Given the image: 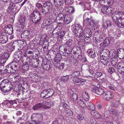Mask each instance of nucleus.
I'll list each match as a JSON object with an SVG mask.
<instances>
[{"label": "nucleus", "instance_id": "obj_37", "mask_svg": "<svg viewBox=\"0 0 124 124\" xmlns=\"http://www.w3.org/2000/svg\"><path fill=\"white\" fill-rule=\"evenodd\" d=\"M14 61L10 63L9 64L12 66V68H14V69H15L17 67V66L18 65V62H16L15 61V60H13Z\"/></svg>", "mask_w": 124, "mask_h": 124}, {"label": "nucleus", "instance_id": "obj_16", "mask_svg": "<svg viewBox=\"0 0 124 124\" xmlns=\"http://www.w3.org/2000/svg\"><path fill=\"white\" fill-rule=\"evenodd\" d=\"M91 114L94 117L100 119L102 118V116L95 110L91 111Z\"/></svg>", "mask_w": 124, "mask_h": 124}, {"label": "nucleus", "instance_id": "obj_41", "mask_svg": "<svg viewBox=\"0 0 124 124\" xmlns=\"http://www.w3.org/2000/svg\"><path fill=\"white\" fill-rule=\"evenodd\" d=\"M64 111L66 114L69 116H71L73 115L72 111L69 108L68 109L65 108Z\"/></svg>", "mask_w": 124, "mask_h": 124}, {"label": "nucleus", "instance_id": "obj_46", "mask_svg": "<svg viewBox=\"0 0 124 124\" xmlns=\"http://www.w3.org/2000/svg\"><path fill=\"white\" fill-rule=\"evenodd\" d=\"M41 117V115L40 114H33L31 116L32 119H34L37 117Z\"/></svg>", "mask_w": 124, "mask_h": 124}, {"label": "nucleus", "instance_id": "obj_9", "mask_svg": "<svg viewBox=\"0 0 124 124\" xmlns=\"http://www.w3.org/2000/svg\"><path fill=\"white\" fill-rule=\"evenodd\" d=\"M113 93L110 91H108L105 92L103 95V97L107 100L111 99L114 97Z\"/></svg>", "mask_w": 124, "mask_h": 124}, {"label": "nucleus", "instance_id": "obj_28", "mask_svg": "<svg viewBox=\"0 0 124 124\" xmlns=\"http://www.w3.org/2000/svg\"><path fill=\"white\" fill-rule=\"evenodd\" d=\"M10 55L8 53H4L1 54L0 56L6 62L8 58L9 57Z\"/></svg>", "mask_w": 124, "mask_h": 124}, {"label": "nucleus", "instance_id": "obj_8", "mask_svg": "<svg viewBox=\"0 0 124 124\" xmlns=\"http://www.w3.org/2000/svg\"><path fill=\"white\" fill-rule=\"evenodd\" d=\"M23 54L22 51L19 50L16 52L13 55V60L16 62H19L21 59Z\"/></svg>", "mask_w": 124, "mask_h": 124}, {"label": "nucleus", "instance_id": "obj_5", "mask_svg": "<svg viewBox=\"0 0 124 124\" xmlns=\"http://www.w3.org/2000/svg\"><path fill=\"white\" fill-rule=\"evenodd\" d=\"M81 26L79 24H75L71 27L72 31L74 34L78 37H80L83 34V31Z\"/></svg>", "mask_w": 124, "mask_h": 124}, {"label": "nucleus", "instance_id": "obj_40", "mask_svg": "<svg viewBox=\"0 0 124 124\" xmlns=\"http://www.w3.org/2000/svg\"><path fill=\"white\" fill-rule=\"evenodd\" d=\"M4 65L0 64V74L5 73V71L4 70Z\"/></svg>", "mask_w": 124, "mask_h": 124}, {"label": "nucleus", "instance_id": "obj_56", "mask_svg": "<svg viewBox=\"0 0 124 124\" xmlns=\"http://www.w3.org/2000/svg\"><path fill=\"white\" fill-rule=\"evenodd\" d=\"M102 36H100L99 38V39H98V40H97V42L98 43H100L101 42H102V41H103V38L102 37Z\"/></svg>", "mask_w": 124, "mask_h": 124}, {"label": "nucleus", "instance_id": "obj_2", "mask_svg": "<svg viewBox=\"0 0 124 124\" xmlns=\"http://www.w3.org/2000/svg\"><path fill=\"white\" fill-rule=\"evenodd\" d=\"M29 17L30 20L36 25L41 21V15L38 11L35 9L29 15Z\"/></svg>", "mask_w": 124, "mask_h": 124}, {"label": "nucleus", "instance_id": "obj_63", "mask_svg": "<svg viewBox=\"0 0 124 124\" xmlns=\"http://www.w3.org/2000/svg\"><path fill=\"white\" fill-rule=\"evenodd\" d=\"M116 14L118 15V16H119V17H121V16H120V15H122V12H118L117 11H116L115 12H114Z\"/></svg>", "mask_w": 124, "mask_h": 124}, {"label": "nucleus", "instance_id": "obj_12", "mask_svg": "<svg viewBox=\"0 0 124 124\" xmlns=\"http://www.w3.org/2000/svg\"><path fill=\"white\" fill-rule=\"evenodd\" d=\"M59 50L60 53L61 55L63 56H67V55L66 54V47L64 45H61L59 47Z\"/></svg>", "mask_w": 124, "mask_h": 124}, {"label": "nucleus", "instance_id": "obj_44", "mask_svg": "<svg viewBox=\"0 0 124 124\" xmlns=\"http://www.w3.org/2000/svg\"><path fill=\"white\" fill-rule=\"evenodd\" d=\"M90 65V64H89L88 65H86V67L88 69H87L86 70L87 72H89L90 74H93L94 73V72L93 70H91L90 69V68H89Z\"/></svg>", "mask_w": 124, "mask_h": 124}, {"label": "nucleus", "instance_id": "obj_62", "mask_svg": "<svg viewBox=\"0 0 124 124\" xmlns=\"http://www.w3.org/2000/svg\"><path fill=\"white\" fill-rule=\"evenodd\" d=\"M5 62L2 58L0 57V64H2L4 63Z\"/></svg>", "mask_w": 124, "mask_h": 124}, {"label": "nucleus", "instance_id": "obj_58", "mask_svg": "<svg viewBox=\"0 0 124 124\" xmlns=\"http://www.w3.org/2000/svg\"><path fill=\"white\" fill-rule=\"evenodd\" d=\"M90 95L88 93L86 92V101H88L90 99Z\"/></svg>", "mask_w": 124, "mask_h": 124}, {"label": "nucleus", "instance_id": "obj_35", "mask_svg": "<svg viewBox=\"0 0 124 124\" xmlns=\"http://www.w3.org/2000/svg\"><path fill=\"white\" fill-rule=\"evenodd\" d=\"M113 8L110 7H107L106 14L108 15L111 14L113 12Z\"/></svg>", "mask_w": 124, "mask_h": 124}, {"label": "nucleus", "instance_id": "obj_31", "mask_svg": "<svg viewBox=\"0 0 124 124\" xmlns=\"http://www.w3.org/2000/svg\"><path fill=\"white\" fill-rule=\"evenodd\" d=\"M65 10L67 12L73 13L74 12L75 9L73 7L70 6L66 8Z\"/></svg>", "mask_w": 124, "mask_h": 124}, {"label": "nucleus", "instance_id": "obj_45", "mask_svg": "<svg viewBox=\"0 0 124 124\" xmlns=\"http://www.w3.org/2000/svg\"><path fill=\"white\" fill-rule=\"evenodd\" d=\"M51 23H50V21L47 20H45L43 21L42 25L45 27L49 25Z\"/></svg>", "mask_w": 124, "mask_h": 124}, {"label": "nucleus", "instance_id": "obj_47", "mask_svg": "<svg viewBox=\"0 0 124 124\" xmlns=\"http://www.w3.org/2000/svg\"><path fill=\"white\" fill-rule=\"evenodd\" d=\"M108 0H100L99 2V4L101 6H103L104 4L106 2H108Z\"/></svg>", "mask_w": 124, "mask_h": 124}, {"label": "nucleus", "instance_id": "obj_4", "mask_svg": "<svg viewBox=\"0 0 124 124\" xmlns=\"http://www.w3.org/2000/svg\"><path fill=\"white\" fill-rule=\"evenodd\" d=\"M44 85L45 86V89L43 90L40 95L41 97L46 98L52 96L54 93V91L49 84H45Z\"/></svg>", "mask_w": 124, "mask_h": 124}, {"label": "nucleus", "instance_id": "obj_34", "mask_svg": "<svg viewBox=\"0 0 124 124\" xmlns=\"http://www.w3.org/2000/svg\"><path fill=\"white\" fill-rule=\"evenodd\" d=\"M70 77V75H69L62 76L61 78V81L65 82L68 80Z\"/></svg>", "mask_w": 124, "mask_h": 124}, {"label": "nucleus", "instance_id": "obj_33", "mask_svg": "<svg viewBox=\"0 0 124 124\" xmlns=\"http://www.w3.org/2000/svg\"><path fill=\"white\" fill-rule=\"evenodd\" d=\"M73 41L72 39H69L66 41V44L64 45V46H65L71 47V46L73 44Z\"/></svg>", "mask_w": 124, "mask_h": 124}, {"label": "nucleus", "instance_id": "obj_15", "mask_svg": "<svg viewBox=\"0 0 124 124\" xmlns=\"http://www.w3.org/2000/svg\"><path fill=\"white\" fill-rule=\"evenodd\" d=\"M72 19L71 16L70 15H65L63 22L66 24H68L71 21Z\"/></svg>", "mask_w": 124, "mask_h": 124}, {"label": "nucleus", "instance_id": "obj_6", "mask_svg": "<svg viewBox=\"0 0 124 124\" xmlns=\"http://www.w3.org/2000/svg\"><path fill=\"white\" fill-rule=\"evenodd\" d=\"M107 51V55L105 56V55L103 54L100 56V61L101 63L103 64L105 66H107L109 64V59L108 58L107 56H110V52L107 49H106Z\"/></svg>", "mask_w": 124, "mask_h": 124}, {"label": "nucleus", "instance_id": "obj_27", "mask_svg": "<svg viewBox=\"0 0 124 124\" xmlns=\"http://www.w3.org/2000/svg\"><path fill=\"white\" fill-rule=\"evenodd\" d=\"M112 23L110 21L108 20L105 22L103 23V27L105 30L107 29L108 28L110 27Z\"/></svg>", "mask_w": 124, "mask_h": 124}, {"label": "nucleus", "instance_id": "obj_26", "mask_svg": "<svg viewBox=\"0 0 124 124\" xmlns=\"http://www.w3.org/2000/svg\"><path fill=\"white\" fill-rule=\"evenodd\" d=\"M26 20L25 16H21L19 20V24L22 25V27H24Z\"/></svg>", "mask_w": 124, "mask_h": 124}, {"label": "nucleus", "instance_id": "obj_54", "mask_svg": "<svg viewBox=\"0 0 124 124\" xmlns=\"http://www.w3.org/2000/svg\"><path fill=\"white\" fill-rule=\"evenodd\" d=\"M113 104L114 106L115 107H117L120 104V103L118 101H116L114 103H113Z\"/></svg>", "mask_w": 124, "mask_h": 124}, {"label": "nucleus", "instance_id": "obj_18", "mask_svg": "<svg viewBox=\"0 0 124 124\" xmlns=\"http://www.w3.org/2000/svg\"><path fill=\"white\" fill-rule=\"evenodd\" d=\"M110 39H109L108 38H106L103 42V44L101 43L100 44L101 46L100 48L102 46H103L104 47H106V46H108L110 43Z\"/></svg>", "mask_w": 124, "mask_h": 124}, {"label": "nucleus", "instance_id": "obj_32", "mask_svg": "<svg viewBox=\"0 0 124 124\" xmlns=\"http://www.w3.org/2000/svg\"><path fill=\"white\" fill-rule=\"evenodd\" d=\"M72 80L75 83H81L82 82H84L85 80L80 78H74L72 79Z\"/></svg>", "mask_w": 124, "mask_h": 124}, {"label": "nucleus", "instance_id": "obj_25", "mask_svg": "<svg viewBox=\"0 0 124 124\" xmlns=\"http://www.w3.org/2000/svg\"><path fill=\"white\" fill-rule=\"evenodd\" d=\"M1 91L4 92H10L12 89V86H11V88L9 87H5L1 88H0Z\"/></svg>", "mask_w": 124, "mask_h": 124}, {"label": "nucleus", "instance_id": "obj_52", "mask_svg": "<svg viewBox=\"0 0 124 124\" xmlns=\"http://www.w3.org/2000/svg\"><path fill=\"white\" fill-rule=\"evenodd\" d=\"M107 7L106 6L104 5V6L101 9V11L103 13L106 14Z\"/></svg>", "mask_w": 124, "mask_h": 124}, {"label": "nucleus", "instance_id": "obj_59", "mask_svg": "<svg viewBox=\"0 0 124 124\" xmlns=\"http://www.w3.org/2000/svg\"><path fill=\"white\" fill-rule=\"evenodd\" d=\"M92 33L90 29L89 28H86V34H88Z\"/></svg>", "mask_w": 124, "mask_h": 124}, {"label": "nucleus", "instance_id": "obj_10", "mask_svg": "<svg viewBox=\"0 0 124 124\" xmlns=\"http://www.w3.org/2000/svg\"><path fill=\"white\" fill-rule=\"evenodd\" d=\"M12 85L10 82L8 81V80L5 79L2 80L0 84V88L5 87H11Z\"/></svg>", "mask_w": 124, "mask_h": 124}, {"label": "nucleus", "instance_id": "obj_11", "mask_svg": "<svg viewBox=\"0 0 124 124\" xmlns=\"http://www.w3.org/2000/svg\"><path fill=\"white\" fill-rule=\"evenodd\" d=\"M117 66V70L119 73L124 75V62L118 64Z\"/></svg>", "mask_w": 124, "mask_h": 124}, {"label": "nucleus", "instance_id": "obj_21", "mask_svg": "<svg viewBox=\"0 0 124 124\" xmlns=\"http://www.w3.org/2000/svg\"><path fill=\"white\" fill-rule=\"evenodd\" d=\"M43 103H38L32 107V109L34 110H38L42 108H43Z\"/></svg>", "mask_w": 124, "mask_h": 124}, {"label": "nucleus", "instance_id": "obj_1", "mask_svg": "<svg viewBox=\"0 0 124 124\" xmlns=\"http://www.w3.org/2000/svg\"><path fill=\"white\" fill-rule=\"evenodd\" d=\"M36 6L39 9L40 8L42 9L41 11L43 14L49 15V14H51L53 8V5L51 3L46 2L43 5V7L39 4H37Z\"/></svg>", "mask_w": 124, "mask_h": 124}, {"label": "nucleus", "instance_id": "obj_39", "mask_svg": "<svg viewBox=\"0 0 124 124\" xmlns=\"http://www.w3.org/2000/svg\"><path fill=\"white\" fill-rule=\"evenodd\" d=\"M6 101L8 102L7 103V105L11 106H13L14 104L16 103L15 100L10 101L6 100Z\"/></svg>", "mask_w": 124, "mask_h": 124}, {"label": "nucleus", "instance_id": "obj_50", "mask_svg": "<svg viewBox=\"0 0 124 124\" xmlns=\"http://www.w3.org/2000/svg\"><path fill=\"white\" fill-rule=\"evenodd\" d=\"M110 113L113 115L116 116L117 114V112L116 110L112 109L110 111Z\"/></svg>", "mask_w": 124, "mask_h": 124}, {"label": "nucleus", "instance_id": "obj_42", "mask_svg": "<svg viewBox=\"0 0 124 124\" xmlns=\"http://www.w3.org/2000/svg\"><path fill=\"white\" fill-rule=\"evenodd\" d=\"M87 109L90 110L91 111L93 110H95V106L92 103V105L91 104L87 106L86 107Z\"/></svg>", "mask_w": 124, "mask_h": 124}, {"label": "nucleus", "instance_id": "obj_19", "mask_svg": "<svg viewBox=\"0 0 124 124\" xmlns=\"http://www.w3.org/2000/svg\"><path fill=\"white\" fill-rule=\"evenodd\" d=\"M12 27L11 25L9 24L5 26V32L9 34H11L13 32Z\"/></svg>", "mask_w": 124, "mask_h": 124}, {"label": "nucleus", "instance_id": "obj_3", "mask_svg": "<svg viewBox=\"0 0 124 124\" xmlns=\"http://www.w3.org/2000/svg\"><path fill=\"white\" fill-rule=\"evenodd\" d=\"M54 0V6L56 7L53 9V13L55 16H56L62 12L63 8V0Z\"/></svg>", "mask_w": 124, "mask_h": 124}, {"label": "nucleus", "instance_id": "obj_49", "mask_svg": "<svg viewBox=\"0 0 124 124\" xmlns=\"http://www.w3.org/2000/svg\"><path fill=\"white\" fill-rule=\"evenodd\" d=\"M53 27V24L52 23H51L49 25H48L45 27L46 30H50V29H52Z\"/></svg>", "mask_w": 124, "mask_h": 124}, {"label": "nucleus", "instance_id": "obj_7", "mask_svg": "<svg viewBox=\"0 0 124 124\" xmlns=\"http://www.w3.org/2000/svg\"><path fill=\"white\" fill-rule=\"evenodd\" d=\"M115 54V57H118L120 59H123L124 58V49L123 48H120L118 49L117 51L114 52Z\"/></svg>", "mask_w": 124, "mask_h": 124}, {"label": "nucleus", "instance_id": "obj_64", "mask_svg": "<svg viewBox=\"0 0 124 124\" xmlns=\"http://www.w3.org/2000/svg\"><path fill=\"white\" fill-rule=\"evenodd\" d=\"M35 121H32L31 122H26L25 124H35Z\"/></svg>", "mask_w": 124, "mask_h": 124}, {"label": "nucleus", "instance_id": "obj_51", "mask_svg": "<svg viewBox=\"0 0 124 124\" xmlns=\"http://www.w3.org/2000/svg\"><path fill=\"white\" fill-rule=\"evenodd\" d=\"M115 71V70L113 67H110L108 69V71L109 73L112 74Z\"/></svg>", "mask_w": 124, "mask_h": 124}, {"label": "nucleus", "instance_id": "obj_55", "mask_svg": "<svg viewBox=\"0 0 124 124\" xmlns=\"http://www.w3.org/2000/svg\"><path fill=\"white\" fill-rule=\"evenodd\" d=\"M86 82L87 83L86 85L87 87H89L91 86V81L86 79Z\"/></svg>", "mask_w": 124, "mask_h": 124}, {"label": "nucleus", "instance_id": "obj_60", "mask_svg": "<svg viewBox=\"0 0 124 124\" xmlns=\"http://www.w3.org/2000/svg\"><path fill=\"white\" fill-rule=\"evenodd\" d=\"M62 105L63 107V109L64 110V111H65V108L67 109L69 108H68V107L67 106V105L66 103H64Z\"/></svg>", "mask_w": 124, "mask_h": 124}, {"label": "nucleus", "instance_id": "obj_24", "mask_svg": "<svg viewBox=\"0 0 124 124\" xmlns=\"http://www.w3.org/2000/svg\"><path fill=\"white\" fill-rule=\"evenodd\" d=\"M8 40L7 37L4 35L0 36V43L3 44L7 42Z\"/></svg>", "mask_w": 124, "mask_h": 124}, {"label": "nucleus", "instance_id": "obj_36", "mask_svg": "<svg viewBox=\"0 0 124 124\" xmlns=\"http://www.w3.org/2000/svg\"><path fill=\"white\" fill-rule=\"evenodd\" d=\"M66 47V54L67 55V56L68 55L71 53L72 52L71 47L68 46H65Z\"/></svg>", "mask_w": 124, "mask_h": 124}, {"label": "nucleus", "instance_id": "obj_38", "mask_svg": "<svg viewBox=\"0 0 124 124\" xmlns=\"http://www.w3.org/2000/svg\"><path fill=\"white\" fill-rule=\"evenodd\" d=\"M71 99L73 101H75L78 98L77 95L76 93H73L70 96Z\"/></svg>", "mask_w": 124, "mask_h": 124}, {"label": "nucleus", "instance_id": "obj_30", "mask_svg": "<svg viewBox=\"0 0 124 124\" xmlns=\"http://www.w3.org/2000/svg\"><path fill=\"white\" fill-rule=\"evenodd\" d=\"M80 73L79 71H77L73 72L71 75H70V77L75 78L78 77L80 75Z\"/></svg>", "mask_w": 124, "mask_h": 124}, {"label": "nucleus", "instance_id": "obj_22", "mask_svg": "<svg viewBox=\"0 0 124 124\" xmlns=\"http://www.w3.org/2000/svg\"><path fill=\"white\" fill-rule=\"evenodd\" d=\"M100 85L98 84L97 86H96L97 88V91L96 92L97 94L99 95H101L104 94V90L101 88H99L100 87Z\"/></svg>", "mask_w": 124, "mask_h": 124}, {"label": "nucleus", "instance_id": "obj_29", "mask_svg": "<svg viewBox=\"0 0 124 124\" xmlns=\"http://www.w3.org/2000/svg\"><path fill=\"white\" fill-rule=\"evenodd\" d=\"M61 13L58 14V16H57L56 20H57L62 21H63L64 19L65 15Z\"/></svg>", "mask_w": 124, "mask_h": 124}, {"label": "nucleus", "instance_id": "obj_20", "mask_svg": "<svg viewBox=\"0 0 124 124\" xmlns=\"http://www.w3.org/2000/svg\"><path fill=\"white\" fill-rule=\"evenodd\" d=\"M30 30H26L23 31L21 35V37L23 39H25V40L27 39V37L28 36Z\"/></svg>", "mask_w": 124, "mask_h": 124}, {"label": "nucleus", "instance_id": "obj_53", "mask_svg": "<svg viewBox=\"0 0 124 124\" xmlns=\"http://www.w3.org/2000/svg\"><path fill=\"white\" fill-rule=\"evenodd\" d=\"M90 122L92 124H94L96 123V122L95 119L93 117H91L90 118Z\"/></svg>", "mask_w": 124, "mask_h": 124}, {"label": "nucleus", "instance_id": "obj_13", "mask_svg": "<svg viewBox=\"0 0 124 124\" xmlns=\"http://www.w3.org/2000/svg\"><path fill=\"white\" fill-rule=\"evenodd\" d=\"M43 108L45 109H49L51 106H54V104L52 102H49L45 101L43 102Z\"/></svg>", "mask_w": 124, "mask_h": 124}, {"label": "nucleus", "instance_id": "obj_43", "mask_svg": "<svg viewBox=\"0 0 124 124\" xmlns=\"http://www.w3.org/2000/svg\"><path fill=\"white\" fill-rule=\"evenodd\" d=\"M34 33L33 31H31L30 30V32H29V34L28 35L27 39L30 38H32L34 35Z\"/></svg>", "mask_w": 124, "mask_h": 124}, {"label": "nucleus", "instance_id": "obj_61", "mask_svg": "<svg viewBox=\"0 0 124 124\" xmlns=\"http://www.w3.org/2000/svg\"><path fill=\"white\" fill-rule=\"evenodd\" d=\"M107 3L109 5H112L113 3V0H108Z\"/></svg>", "mask_w": 124, "mask_h": 124}, {"label": "nucleus", "instance_id": "obj_23", "mask_svg": "<svg viewBox=\"0 0 124 124\" xmlns=\"http://www.w3.org/2000/svg\"><path fill=\"white\" fill-rule=\"evenodd\" d=\"M87 52L88 55L90 57L94 58L95 57L96 55L95 53L91 49H89L87 51Z\"/></svg>", "mask_w": 124, "mask_h": 124}, {"label": "nucleus", "instance_id": "obj_48", "mask_svg": "<svg viewBox=\"0 0 124 124\" xmlns=\"http://www.w3.org/2000/svg\"><path fill=\"white\" fill-rule=\"evenodd\" d=\"M117 59H115V58H113L112 60L111 61V63L113 65H115L116 64L117 62Z\"/></svg>", "mask_w": 124, "mask_h": 124}, {"label": "nucleus", "instance_id": "obj_17", "mask_svg": "<svg viewBox=\"0 0 124 124\" xmlns=\"http://www.w3.org/2000/svg\"><path fill=\"white\" fill-rule=\"evenodd\" d=\"M6 68L5 69L6 71L9 73H13L15 72L16 70V69H14L12 68V66L9 64L6 66Z\"/></svg>", "mask_w": 124, "mask_h": 124}, {"label": "nucleus", "instance_id": "obj_57", "mask_svg": "<svg viewBox=\"0 0 124 124\" xmlns=\"http://www.w3.org/2000/svg\"><path fill=\"white\" fill-rule=\"evenodd\" d=\"M102 73L101 72H97L95 74L96 77H100L102 75Z\"/></svg>", "mask_w": 124, "mask_h": 124}, {"label": "nucleus", "instance_id": "obj_14", "mask_svg": "<svg viewBox=\"0 0 124 124\" xmlns=\"http://www.w3.org/2000/svg\"><path fill=\"white\" fill-rule=\"evenodd\" d=\"M112 18L113 21L116 24L119 25L120 23L119 21V17L118 15L116 14L114 12L112 14Z\"/></svg>", "mask_w": 124, "mask_h": 124}]
</instances>
